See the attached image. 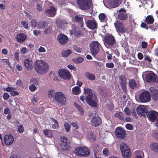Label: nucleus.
Returning <instances> with one entry per match:
<instances>
[{"instance_id":"f257e3e1","label":"nucleus","mask_w":158,"mask_h":158,"mask_svg":"<svg viewBox=\"0 0 158 158\" xmlns=\"http://www.w3.org/2000/svg\"><path fill=\"white\" fill-rule=\"evenodd\" d=\"M34 67L36 72L41 75L46 73L49 69V66L47 63L40 60H38L35 63Z\"/></svg>"},{"instance_id":"f03ea898","label":"nucleus","mask_w":158,"mask_h":158,"mask_svg":"<svg viewBox=\"0 0 158 158\" xmlns=\"http://www.w3.org/2000/svg\"><path fill=\"white\" fill-rule=\"evenodd\" d=\"M53 100L62 106H65L66 103V97L65 95L60 92H57L54 93L53 96Z\"/></svg>"},{"instance_id":"7ed1b4c3","label":"nucleus","mask_w":158,"mask_h":158,"mask_svg":"<svg viewBox=\"0 0 158 158\" xmlns=\"http://www.w3.org/2000/svg\"><path fill=\"white\" fill-rule=\"evenodd\" d=\"M85 98L89 105L91 106L96 107L97 106L98 99L96 95L93 94L87 95Z\"/></svg>"},{"instance_id":"20e7f679","label":"nucleus","mask_w":158,"mask_h":158,"mask_svg":"<svg viewBox=\"0 0 158 158\" xmlns=\"http://www.w3.org/2000/svg\"><path fill=\"white\" fill-rule=\"evenodd\" d=\"M105 45L109 46H113L116 42L114 37L112 34H109L106 35L103 39Z\"/></svg>"},{"instance_id":"39448f33","label":"nucleus","mask_w":158,"mask_h":158,"mask_svg":"<svg viewBox=\"0 0 158 158\" xmlns=\"http://www.w3.org/2000/svg\"><path fill=\"white\" fill-rule=\"evenodd\" d=\"M91 0H77V5L82 10H87L90 8L89 1Z\"/></svg>"},{"instance_id":"423d86ee","label":"nucleus","mask_w":158,"mask_h":158,"mask_svg":"<svg viewBox=\"0 0 158 158\" xmlns=\"http://www.w3.org/2000/svg\"><path fill=\"white\" fill-rule=\"evenodd\" d=\"M100 44L97 41L92 42L90 44V51L94 56H95L99 51Z\"/></svg>"},{"instance_id":"0eeeda50","label":"nucleus","mask_w":158,"mask_h":158,"mask_svg":"<svg viewBox=\"0 0 158 158\" xmlns=\"http://www.w3.org/2000/svg\"><path fill=\"white\" fill-rule=\"evenodd\" d=\"M59 76L62 79L69 80L71 79V75L69 72L65 69H60L58 72Z\"/></svg>"},{"instance_id":"6e6552de","label":"nucleus","mask_w":158,"mask_h":158,"mask_svg":"<svg viewBox=\"0 0 158 158\" xmlns=\"http://www.w3.org/2000/svg\"><path fill=\"white\" fill-rule=\"evenodd\" d=\"M150 95L148 91H143L139 95V99L142 102H146L150 99Z\"/></svg>"},{"instance_id":"1a4fd4ad","label":"nucleus","mask_w":158,"mask_h":158,"mask_svg":"<svg viewBox=\"0 0 158 158\" xmlns=\"http://www.w3.org/2000/svg\"><path fill=\"white\" fill-rule=\"evenodd\" d=\"M147 116L149 120L152 122H156L158 119V112L154 110L148 111Z\"/></svg>"},{"instance_id":"9d476101","label":"nucleus","mask_w":158,"mask_h":158,"mask_svg":"<svg viewBox=\"0 0 158 158\" xmlns=\"http://www.w3.org/2000/svg\"><path fill=\"white\" fill-rule=\"evenodd\" d=\"M126 135L125 130L122 127H119L116 128L115 130L116 137L120 139L124 138Z\"/></svg>"},{"instance_id":"9b49d317","label":"nucleus","mask_w":158,"mask_h":158,"mask_svg":"<svg viewBox=\"0 0 158 158\" xmlns=\"http://www.w3.org/2000/svg\"><path fill=\"white\" fill-rule=\"evenodd\" d=\"M116 31L118 33H123L125 31V29L123 24L119 21H117L114 23Z\"/></svg>"},{"instance_id":"f8f14e48","label":"nucleus","mask_w":158,"mask_h":158,"mask_svg":"<svg viewBox=\"0 0 158 158\" xmlns=\"http://www.w3.org/2000/svg\"><path fill=\"white\" fill-rule=\"evenodd\" d=\"M147 82L153 81L158 83V77L154 73H148L146 76Z\"/></svg>"},{"instance_id":"ddd939ff","label":"nucleus","mask_w":158,"mask_h":158,"mask_svg":"<svg viewBox=\"0 0 158 158\" xmlns=\"http://www.w3.org/2000/svg\"><path fill=\"white\" fill-rule=\"evenodd\" d=\"M57 40L60 44L63 45L68 42V38L66 35L61 34L57 36Z\"/></svg>"},{"instance_id":"4468645a","label":"nucleus","mask_w":158,"mask_h":158,"mask_svg":"<svg viewBox=\"0 0 158 158\" xmlns=\"http://www.w3.org/2000/svg\"><path fill=\"white\" fill-rule=\"evenodd\" d=\"M86 25L91 30H94L98 28L97 22L95 20H88L86 23Z\"/></svg>"},{"instance_id":"2eb2a0df","label":"nucleus","mask_w":158,"mask_h":158,"mask_svg":"<svg viewBox=\"0 0 158 158\" xmlns=\"http://www.w3.org/2000/svg\"><path fill=\"white\" fill-rule=\"evenodd\" d=\"M120 84L123 90L126 91L127 90V79L124 76H122L119 77Z\"/></svg>"},{"instance_id":"dca6fc26","label":"nucleus","mask_w":158,"mask_h":158,"mask_svg":"<svg viewBox=\"0 0 158 158\" xmlns=\"http://www.w3.org/2000/svg\"><path fill=\"white\" fill-rule=\"evenodd\" d=\"M136 111L137 114L140 116L147 114L148 112V110L145 108L144 106H140L136 109Z\"/></svg>"},{"instance_id":"f3484780","label":"nucleus","mask_w":158,"mask_h":158,"mask_svg":"<svg viewBox=\"0 0 158 158\" xmlns=\"http://www.w3.org/2000/svg\"><path fill=\"white\" fill-rule=\"evenodd\" d=\"M14 141V138L11 134L6 135L4 137V142L7 145H10Z\"/></svg>"},{"instance_id":"a211bd4d","label":"nucleus","mask_w":158,"mask_h":158,"mask_svg":"<svg viewBox=\"0 0 158 158\" xmlns=\"http://www.w3.org/2000/svg\"><path fill=\"white\" fill-rule=\"evenodd\" d=\"M92 125L95 127L98 126L102 124V120L99 117H94L91 120Z\"/></svg>"},{"instance_id":"6ab92c4d","label":"nucleus","mask_w":158,"mask_h":158,"mask_svg":"<svg viewBox=\"0 0 158 158\" xmlns=\"http://www.w3.org/2000/svg\"><path fill=\"white\" fill-rule=\"evenodd\" d=\"M27 38L26 35L23 33L17 34L15 37L16 40L19 43L23 42Z\"/></svg>"},{"instance_id":"aec40b11","label":"nucleus","mask_w":158,"mask_h":158,"mask_svg":"<svg viewBox=\"0 0 158 158\" xmlns=\"http://www.w3.org/2000/svg\"><path fill=\"white\" fill-rule=\"evenodd\" d=\"M58 148L60 151L64 152L69 150L70 147L68 144L60 143L58 147Z\"/></svg>"},{"instance_id":"412c9836","label":"nucleus","mask_w":158,"mask_h":158,"mask_svg":"<svg viewBox=\"0 0 158 158\" xmlns=\"http://www.w3.org/2000/svg\"><path fill=\"white\" fill-rule=\"evenodd\" d=\"M83 18V17L82 15L81 16L76 15L74 19L75 22L78 23L79 27H80L82 28L84 27Z\"/></svg>"},{"instance_id":"4be33fe9","label":"nucleus","mask_w":158,"mask_h":158,"mask_svg":"<svg viewBox=\"0 0 158 158\" xmlns=\"http://www.w3.org/2000/svg\"><path fill=\"white\" fill-rule=\"evenodd\" d=\"M46 14L50 17H53L56 14V10L54 7H51L50 9L45 10Z\"/></svg>"},{"instance_id":"5701e85b","label":"nucleus","mask_w":158,"mask_h":158,"mask_svg":"<svg viewBox=\"0 0 158 158\" xmlns=\"http://www.w3.org/2000/svg\"><path fill=\"white\" fill-rule=\"evenodd\" d=\"M32 64V62L30 59H26L24 61V65L27 69H31Z\"/></svg>"},{"instance_id":"b1692460","label":"nucleus","mask_w":158,"mask_h":158,"mask_svg":"<svg viewBox=\"0 0 158 158\" xmlns=\"http://www.w3.org/2000/svg\"><path fill=\"white\" fill-rule=\"evenodd\" d=\"M151 93L153 99L157 101L158 99V90L153 89L151 91Z\"/></svg>"},{"instance_id":"393cba45","label":"nucleus","mask_w":158,"mask_h":158,"mask_svg":"<svg viewBox=\"0 0 158 158\" xmlns=\"http://www.w3.org/2000/svg\"><path fill=\"white\" fill-rule=\"evenodd\" d=\"M144 22L147 24L150 25L154 23V19L152 16L151 15H148L145 18Z\"/></svg>"},{"instance_id":"a878e982","label":"nucleus","mask_w":158,"mask_h":158,"mask_svg":"<svg viewBox=\"0 0 158 158\" xmlns=\"http://www.w3.org/2000/svg\"><path fill=\"white\" fill-rule=\"evenodd\" d=\"M128 18V15L125 13H119L117 15V18L121 20H125Z\"/></svg>"},{"instance_id":"bb28decb","label":"nucleus","mask_w":158,"mask_h":158,"mask_svg":"<svg viewBox=\"0 0 158 158\" xmlns=\"http://www.w3.org/2000/svg\"><path fill=\"white\" fill-rule=\"evenodd\" d=\"M124 153H123V152H121V153L123 157L124 158H129L131 157V153L130 151L129 148L126 149L124 151Z\"/></svg>"},{"instance_id":"cd10ccee","label":"nucleus","mask_w":158,"mask_h":158,"mask_svg":"<svg viewBox=\"0 0 158 158\" xmlns=\"http://www.w3.org/2000/svg\"><path fill=\"white\" fill-rule=\"evenodd\" d=\"M150 146L151 149L154 152H158V143L154 142L150 144Z\"/></svg>"},{"instance_id":"c85d7f7f","label":"nucleus","mask_w":158,"mask_h":158,"mask_svg":"<svg viewBox=\"0 0 158 158\" xmlns=\"http://www.w3.org/2000/svg\"><path fill=\"white\" fill-rule=\"evenodd\" d=\"M43 132L45 135L48 137H52L53 136V133L52 131L48 129L43 130Z\"/></svg>"},{"instance_id":"c756f323","label":"nucleus","mask_w":158,"mask_h":158,"mask_svg":"<svg viewBox=\"0 0 158 158\" xmlns=\"http://www.w3.org/2000/svg\"><path fill=\"white\" fill-rule=\"evenodd\" d=\"M99 18L101 22L106 23L107 21V16L104 13H101L99 15Z\"/></svg>"},{"instance_id":"7c9ffc66","label":"nucleus","mask_w":158,"mask_h":158,"mask_svg":"<svg viewBox=\"0 0 158 158\" xmlns=\"http://www.w3.org/2000/svg\"><path fill=\"white\" fill-rule=\"evenodd\" d=\"M85 75V77L90 80L93 81L95 79L96 77L94 75L88 72H86Z\"/></svg>"},{"instance_id":"2f4dec72","label":"nucleus","mask_w":158,"mask_h":158,"mask_svg":"<svg viewBox=\"0 0 158 158\" xmlns=\"http://www.w3.org/2000/svg\"><path fill=\"white\" fill-rule=\"evenodd\" d=\"M83 147H78L77 148L75 149V153L76 155L79 156H82L81 154H82V152H83Z\"/></svg>"},{"instance_id":"473e14b6","label":"nucleus","mask_w":158,"mask_h":158,"mask_svg":"<svg viewBox=\"0 0 158 158\" xmlns=\"http://www.w3.org/2000/svg\"><path fill=\"white\" fill-rule=\"evenodd\" d=\"M120 147L121 152H123V153H124H124L123 152H124V151L126 149L129 148L128 145L126 144L123 142H122L120 144Z\"/></svg>"},{"instance_id":"72a5a7b5","label":"nucleus","mask_w":158,"mask_h":158,"mask_svg":"<svg viewBox=\"0 0 158 158\" xmlns=\"http://www.w3.org/2000/svg\"><path fill=\"white\" fill-rule=\"evenodd\" d=\"M74 105L79 111L81 114L82 115H83L84 114V109H83L82 106H81L79 105L76 102H74Z\"/></svg>"},{"instance_id":"f704fd0d","label":"nucleus","mask_w":158,"mask_h":158,"mask_svg":"<svg viewBox=\"0 0 158 158\" xmlns=\"http://www.w3.org/2000/svg\"><path fill=\"white\" fill-rule=\"evenodd\" d=\"M72 53L71 51L70 50H64L61 53V56L64 57H67Z\"/></svg>"},{"instance_id":"c9c22d12","label":"nucleus","mask_w":158,"mask_h":158,"mask_svg":"<svg viewBox=\"0 0 158 158\" xmlns=\"http://www.w3.org/2000/svg\"><path fill=\"white\" fill-rule=\"evenodd\" d=\"M83 152L82 153V154H81L82 156H87L89 155L90 151L88 148L83 147Z\"/></svg>"},{"instance_id":"e433bc0d","label":"nucleus","mask_w":158,"mask_h":158,"mask_svg":"<svg viewBox=\"0 0 158 158\" xmlns=\"http://www.w3.org/2000/svg\"><path fill=\"white\" fill-rule=\"evenodd\" d=\"M80 88L77 86H75L72 89V93L73 94L77 95L80 93Z\"/></svg>"},{"instance_id":"4c0bfd02","label":"nucleus","mask_w":158,"mask_h":158,"mask_svg":"<svg viewBox=\"0 0 158 158\" xmlns=\"http://www.w3.org/2000/svg\"><path fill=\"white\" fill-rule=\"evenodd\" d=\"M84 92L88 95L93 94V90L91 88L88 87H85L84 89Z\"/></svg>"},{"instance_id":"58836bf2","label":"nucleus","mask_w":158,"mask_h":158,"mask_svg":"<svg viewBox=\"0 0 158 158\" xmlns=\"http://www.w3.org/2000/svg\"><path fill=\"white\" fill-rule=\"evenodd\" d=\"M129 85L131 88H134L136 87V84L135 80L133 79L130 80L129 82Z\"/></svg>"},{"instance_id":"ea45409f","label":"nucleus","mask_w":158,"mask_h":158,"mask_svg":"<svg viewBox=\"0 0 158 158\" xmlns=\"http://www.w3.org/2000/svg\"><path fill=\"white\" fill-rule=\"evenodd\" d=\"M52 32V27H49L48 28L45 29L44 31V33L46 35H49L51 34Z\"/></svg>"},{"instance_id":"a19ab883","label":"nucleus","mask_w":158,"mask_h":158,"mask_svg":"<svg viewBox=\"0 0 158 158\" xmlns=\"http://www.w3.org/2000/svg\"><path fill=\"white\" fill-rule=\"evenodd\" d=\"M120 0H112L111 4L113 6V7H116L118 6L119 1Z\"/></svg>"},{"instance_id":"79ce46f5","label":"nucleus","mask_w":158,"mask_h":158,"mask_svg":"<svg viewBox=\"0 0 158 158\" xmlns=\"http://www.w3.org/2000/svg\"><path fill=\"white\" fill-rule=\"evenodd\" d=\"M75 35L77 36H79L81 35V31L79 30L77 28H73V29Z\"/></svg>"},{"instance_id":"37998d69","label":"nucleus","mask_w":158,"mask_h":158,"mask_svg":"<svg viewBox=\"0 0 158 158\" xmlns=\"http://www.w3.org/2000/svg\"><path fill=\"white\" fill-rule=\"evenodd\" d=\"M60 143H68L67 139V137L64 135L61 136L60 137Z\"/></svg>"},{"instance_id":"c03bdc74","label":"nucleus","mask_w":158,"mask_h":158,"mask_svg":"<svg viewBox=\"0 0 158 158\" xmlns=\"http://www.w3.org/2000/svg\"><path fill=\"white\" fill-rule=\"evenodd\" d=\"M115 116L121 120H123L124 118L123 116V114L121 112H118L115 114Z\"/></svg>"},{"instance_id":"a18cd8bd","label":"nucleus","mask_w":158,"mask_h":158,"mask_svg":"<svg viewBox=\"0 0 158 158\" xmlns=\"http://www.w3.org/2000/svg\"><path fill=\"white\" fill-rule=\"evenodd\" d=\"M73 49L76 52L78 53H81L82 50V48L77 45H74L73 46Z\"/></svg>"},{"instance_id":"49530a36","label":"nucleus","mask_w":158,"mask_h":158,"mask_svg":"<svg viewBox=\"0 0 158 158\" xmlns=\"http://www.w3.org/2000/svg\"><path fill=\"white\" fill-rule=\"evenodd\" d=\"M29 88L31 92L34 91L37 89L35 85L33 84H31V85H30Z\"/></svg>"},{"instance_id":"de8ad7c7","label":"nucleus","mask_w":158,"mask_h":158,"mask_svg":"<svg viewBox=\"0 0 158 158\" xmlns=\"http://www.w3.org/2000/svg\"><path fill=\"white\" fill-rule=\"evenodd\" d=\"M18 131L20 133H22L23 132L24 129L22 125H20L19 126Z\"/></svg>"},{"instance_id":"09e8293b","label":"nucleus","mask_w":158,"mask_h":158,"mask_svg":"<svg viewBox=\"0 0 158 158\" xmlns=\"http://www.w3.org/2000/svg\"><path fill=\"white\" fill-rule=\"evenodd\" d=\"M42 27L40 26L39 24H38L37 26L40 29L42 28H45L48 25V24L45 22H43L42 23Z\"/></svg>"},{"instance_id":"8fccbe9b","label":"nucleus","mask_w":158,"mask_h":158,"mask_svg":"<svg viewBox=\"0 0 158 158\" xmlns=\"http://www.w3.org/2000/svg\"><path fill=\"white\" fill-rule=\"evenodd\" d=\"M64 127L65 129V130L67 132H69L70 129V126L67 123H65L64 124Z\"/></svg>"},{"instance_id":"3c124183","label":"nucleus","mask_w":158,"mask_h":158,"mask_svg":"<svg viewBox=\"0 0 158 158\" xmlns=\"http://www.w3.org/2000/svg\"><path fill=\"white\" fill-rule=\"evenodd\" d=\"M30 23L32 27H36L37 25L36 21L35 19H31Z\"/></svg>"},{"instance_id":"603ef678","label":"nucleus","mask_w":158,"mask_h":158,"mask_svg":"<svg viewBox=\"0 0 158 158\" xmlns=\"http://www.w3.org/2000/svg\"><path fill=\"white\" fill-rule=\"evenodd\" d=\"M124 111L125 112V114L127 115H130L131 114V111L127 107H126L125 108Z\"/></svg>"},{"instance_id":"864d4df0","label":"nucleus","mask_w":158,"mask_h":158,"mask_svg":"<svg viewBox=\"0 0 158 158\" xmlns=\"http://www.w3.org/2000/svg\"><path fill=\"white\" fill-rule=\"evenodd\" d=\"M21 24L26 29H27L28 27V24L27 22L22 21L21 22Z\"/></svg>"},{"instance_id":"5fc2aeb1","label":"nucleus","mask_w":158,"mask_h":158,"mask_svg":"<svg viewBox=\"0 0 158 158\" xmlns=\"http://www.w3.org/2000/svg\"><path fill=\"white\" fill-rule=\"evenodd\" d=\"M106 66L108 68H113L114 67V64L112 62L107 63L106 64Z\"/></svg>"},{"instance_id":"6e6d98bb","label":"nucleus","mask_w":158,"mask_h":158,"mask_svg":"<svg viewBox=\"0 0 158 158\" xmlns=\"http://www.w3.org/2000/svg\"><path fill=\"white\" fill-rule=\"evenodd\" d=\"M135 154L136 155H141L143 156L144 154L142 151L141 150H137L135 152Z\"/></svg>"},{"instance_id":"4d7b16f0","label":"nucleus","mask_w":158,"mask_h":158,"mask_svg":"<svg viewBox=\"0 0 158 158\" xmlns=\"http://www.w3.org/2000/svg\"><path fill=\"white\" fill-rule=\"evenodd\" d=\"M54 91L52 90H49L48 93V97L50 98H53V96L54 95Z\"/></svg>"},{"instance_id":"13d9d810","label":"nucleus","mask_w":158,"mask_h":158,"mask_svg":"<svg viewBox=\"0 0 158 158\" xmlns=\"http://www.w3.org/2000/svg\"><path fill=\"white\" fill-rule=\"evenodd\" d=\"M147 23L142 22L141 24V27L143 28H144L148 30V26L147 25Z\"/></svg>"},{"instance_id":"bf43d9fd","label":"nucleus","mask_w":158,"mask_h":158,"mask_svg":"<svg viewBox=\"0 0 158 158\" xmlns=\"http://www.w3.org/2000/svg\"><path fill=\"white\" fill-rule=\"evenodd\" d=\"M30 81L33 83L32 84H33L34 85H37L38 84V81L35 79H31Z\"/></svg>"},{"instance_id":"052dcab7","label":"nucleus","mask_w":158,"mask_h":158,"mask_svg":"<svg viewBox=\"0 0 158 158\" xmlns=\"http://www.w3.org/2000/svg\"><path fill=\"white\" fill-rule=\"evenodd\" d=\"M67 67L69 69L71 70H73L74 71H76L77 70L76 68L72 65L70 64H68L67 65Z\"/></svg>"},{"instance_id":"680f3d73","label":"nucleus","mask_w":158,"mask_h":158,"mask_svg":"<svg viewBox=\"0 0 158 158\" xmlns=\"http://www.w3.org/2000/svg\"><path fill=\"white\" fill-rule=\"evenodd\" d=\"M148 43L145 41H143L142 42V48H146L147 46Z\"/></svg>"},{"instance_id":"e2e57ef3","label":"nucleus","mask_w":158,"mask_h":158,"mask_svg":"<svg viewBox=\"0 0 158 158\" xmlns=\"http://www.w3.org/2000/svg\"><path fill=\"white\" fill-rule=\"evenodd\" d=\"M103 153L106 156H107L109 155V151L107 148H104L103 150Z\"/></svg>"},{"instance_id":"0e129e2a","label":"nucleus","mask_w":158,"mask_h":158,"mask_svg":"<svg viewBox=\"0 0 158 158\" xmlns=\"http://www.w3.org/2000/svg\"><path fill=\"white\" fill-rule=\"evenodd\" d=\"M3 112L5 114H7L11 112L10 109L8 107L5 108Z\"/></svg>"},{"instance_id":"69168bd1","label":"nucleus","mask_w":158,"mask_h":158,"mask_svg":"<svg viewBox=\"0 0 158 158\" xmlns=\"http://www.w3.org/2000/svg\"><path fill=\"white\" fill-rule=\"evenodd\" d=\"M83 59L82 57H79L76 60V63H80L83 61Z\"/></svg>"},{"instance_id":"338daca9","label":"nucleus","mask_w":158,"mask_h":158,"mask_svg":"<svg viewBox=\"0 0 158 158\" xmlns=\"http://www.w3.org/2000/svg\"><path fill=\"white\" fill-rule=\"evenodd\" d=\"M9 97V95L8 93H5L3 95V98L4 100H7Z\"/></svg>"},{"instance_id":"774afa93","label":"nucleus","mask_w":158,"mask_h":158,"mask_svg":"<svg viewBox=\"0 0 158 158\" xmlns=\"http://www.w3.org/2000/svg\"><path fill=\"white\" fill-rule=\"evenodd\" d=\"M36 9L39 11L41 12L42 10V6L39 4H37L36 6Z\"/></svg>"}]
</instances>
